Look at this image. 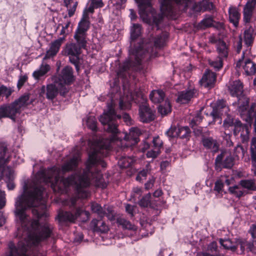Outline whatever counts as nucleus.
<instances>
[{
    "label": "nucleus",
    "instance_id": "f257e3e1",
    "mask_svg": "<svg viewBox=\"0 0 256 256\" xmlns=\"http://www.w3.org/2000/svg\"><path fill=\"white\" fill-rule=\"evenodd\" d=\"M111 140L104 138L95 141L92 145L86 164V169L79 170V154L73 156L62 166V168L53 167L37 172L34 180L30 184L23 186L22 194L18 196L15 202L14 214L16 219L26 231L28 240L20 242L16 246L12 242L8 243L4 256H27L26 252L29 247L36 246L52 235L53 226L44 220L48 216L43 200L44 191L42 183L51 182V187L55 192L64 193L70 186L74 185L78 197L87 198L89 193L85 188L90 184V178H94L93 168L98 165L106 167V163L102 157L107 155L110 147Z\"/></svg>",
    "mask_w": 256,
    "mask_h": 256
},
{
    "label": "nucleus",
    "instance_id": "f03ea898",
    "mask_svg": "<svg viewBox=\"0 0 256 256\" xmlns=\"http://www.w3.org/2000/svg\"><path fill=\"white\" fill-rule=\"evenodd\" d=\"M142 26L138 24H134L130 28V44L129 50V58L124 64L120 67L117 72L119 77L126 76V74L130 70H140V64L142 60H148L151 57L155 56L154 47L160 48L162 47L167 38L166 33L154 36L150 34L148 40H135L140 36L142 33Z\"/></svg>",
    "mask_w": 256,
    "mask_h": 256
},
{
    "label": "nucleus",
    "instance_id": "7ed1b4c3",
    "mask_svg": "<svg viewBox=\"0 0 256 256\" xmlns=\"http://www.w3.org/2000/svg\"><path fill=\"white\" fill-rule=\"evenodd\" d=\"M114 102L112 100L107 106V110L100 116L99 120L104 126L105 130L115 135L118 133L116 120L120 118V115H116L114 108Z\"/></svg>",
    "mask_w": 256,
    "mask_h": 256
},
{
    "label": "nucleus",
    "instance_id": "20e7f679",
    "mask_svg": "<svg viewBox=\"0 0 256 256\" xmlns=\"http://www.w3.org/2000/svg\"><path fill=\"white\" fill-rule=\"evenodd\" d=\"M151 0H136L138 4L139 14L143 21L148 24L152 22L158 30V26L162 20V16L160 14L158 16L156 14L154 10L151 6Z\"/></svg>",
    "mask_w": 256,
    "mask_h": 256
},
{
    "label": "nucleus",
    "instance_id": "39448f33",
    "mask_svg": "<svg viewBox=\"0 0 256 256\" xmlns=\"http://www.w3.org/2000/svg\"><path fill=\"white\" fill-rule=\"evenodd\" d=\"M6 144L0 142V180L4 178L7 184L8 189L12 190L14 188V184L13 182L14 174L10 168L5 166L6 163L8 162V158H6Z\"/></svg>",
    "mask_w": 256,
    "mask_h": 256
},
{
    "label": "nucleus",
    "instance_id": "423d86ee",
    "mask_svg": "<svg viewBox=\"0 0 256 256\" xmlns=\"http://www.w3.org/2000/svg\"><path fill=\"white\" fill-rule=\"evenodd\" d=\"M229 110L228 106L226 104V102L224 100H219L217 102L216 106L213 107L212 112L210 113V116L212 118V122L209 124L214 123L217 119H220V124L222 122L221 116L225 114L227 117L224 122V126L226 128H228L234 124L233 118L232 116L228 114Z\"/></svg>",
    "mask_w": 256,
    "mask_h": 256
},
{
    "label": "nucleus",
    "instance_id": "0eeeda50",
    "mask_svg": "<svg viewBox=\"0 0 256 256\" xmlns=\"http://www.w3.org/2000/svg\"><path fill=\"white\" fill-rule=\"evenodd\" d=\"M89 16L84 13L80 20L78 24L77 28L74 32V38L76 43L84 48L88 42V31L90 28Z\"/></svg>",
    "mask_w": 256,
    "mask_h": 256
},
{
    "label": "nucleus",
    "instance_id": "6e6552de",
    "mask_svg": "<svg viewBox=\"0 0 256 256\" xmlns=\"http://www.w3.org/2000/svg\"><path fill=\"white\" fill-rule=\"evenodd\" d=\"M72 69L70 66H65L62 70L60 74L54 78L56 84L58 82L60 86V94L61 96H64L68 92V88L66 86V84H69L73 80Z\"/></svg>",
    "mask_w": 256,
    "mask_h": 256
},
{
    "label": "nucleus",
    "instance_id": "1a4fd4ad",
    "mask_svg": "<svg viewBox=\"0 0 256 256\" xmlns=\"http://www.w3.org/2000/svg\"><path fill=\"white\" fill-rule=\"evenodd\" d=\"M192 0H160V10L164 15L171 16L175 12L174 4L180 6L179 8L181 10L185 11L188 6Z\"/></svg>",
    "mask_w": 256,
    "mask_h": 256
},
{
    "label": "nucleus",
    "instance_id": "9d476101",
    "mask_svg": "<svg viewBox=\"0 0 256 256\" xmlns=\"http://www.w3.org/2000/svg\"><path fill=\"white\" fill-rule=\"evenodd\" d=\"M82 48H85L77 43L72 42L66 44L64 50V54L69 56L70 61L75 66L77 71L79 70V56Z\"/></svg>",
    "mask_w": 256,
    "mask_h": 256
},
{
    "label": "nucleus",
    "instance_id": "9b49d317",
    "mask_svg": "<svg viewBox=\"0 0 256 256\" xmlns=\"http://www.w3.org/2000/svg\"><path fill=\"white\" fill-rule=\"evenodd\" d=\"M82 214L88 216L89 212L84 210L82 208H78L74 212L62 211L59 212L58 217L61 222H74L75 220Z\"/></svg>",
    "mask_w": 256,
    "mask_h": 256
},
{
    "label": "nucleus",
    "instance_id": "f8f14e48",
    "mask_svg": "<svg viewBox=\"0 0 256 256\" xmlns=\"http://www.w3.org/2000/svg\"><path fill=\"white\" fill-rule=\"evenodd\" d=\"M22 110L18 107L16 102H12L10 105L0 108V119L2 118H9L14 122L18 114H20Z\"/></svg>",
    "mask_w": 256,
    "mask_h": 256
},
{
    "label": "nucleus",
    "instance_id": "ddd939ff",
    "mask_svg": "<svg viewBox=\"0 0 256 256\" xmlns=\"http://www.w3.org/2000/svg\"><path fill=\"white\" fill-rule=\"evenodd\" d=\"M58 92H60V86H58V83L56 84L54 81V84H48L46 88L42 86L40 90V96H43L46 94L48 100H52L57 96Z\"/></svg>",
    "mask_w": 256,
    "mask_h": 256
},
{
    "label": "nucleus",
    "instance_id": "4468645a",
    "mask_svg": "<svg viewBox=\"0 0 256 256\" xmlns=\"http://www.w3.org/2000/svg\"><path fill=\"white\" fill-rule=\"evenodd\" d=\"M215 164L216 166L222 164L224 168H230L234 165V158L230 153L226 151L222 152L216 156Z\"/></svg>",
    "mask_w": 256,
    "mask_h": 256
},
{
    "label": "nucleus",
    "instance_id": "2eb2a0df",
    "mask_svg": "<svg viewBox=\"0 0 256 256\" xmlns=\"http://www.w3.org/2000/svg\"><path fill=\"white\" fill-rule=\"evenodd\" d=\"M139 118L143 122H148L154 119V112L146 104L140 106L139 107Z\"/></svg>",
    "mask_w": 256,
    "mask_h": 256
},
{
    "label": "nucleus",
    "instance_id": "dca6fc26",
    "mask_svg": "<svg viewBox=\"0 0 256 256\" xmlns=\"http://www.w3.org/2000/svg\"><path fill=\"white\" fill-rule=\"evenodd\" d=\"M216 80V74L215 73L210 70H206L200 80V83L204 88H211L214 86Z\"/></svg>",
    "mask_w": 256,
    "mask_h": 256
},
{
    "label": "nucleus",
    "instance_id": "f3484780",
    "mask_svg": "<svg viewBox=\"0 0 256 256\" xmlns=\"http://www.w3.org/2000/svg\"><path fill=\"white\" fill-rule=\"evenodd\" d=\"M65 40L64 36L60 38L50 44V49L46 52V57L50 58L55 56L59 51L62 44Z\"/></svg>",
    "mask_w": 256,
    "mask_h": 256
},
{
    "label": "nucleus",
    "instance_id": "a211bd4d",
    "mask_svg": "<svg viewBox=\"0 0 256 256\" xmlns=\"http://www.w3.org/2000/svg\"><path fill=\"white\" fill-rule=\"evenodd\" d=\"M238 108L236 110L240 114V115H247L248 116V108L249 103V98L245 95H242L238 98Z\"/></svg>",
    "mask_w": 256,
    "mask_h": 256
},
{
    "label": "nucleus",
    "instance_id": "6ab92c4d",
    "mask_svg": "<svg viewBox=\"0 0 256 256\" xmlns=\"http://www.w3.org/2000/svg\"><path fill=\"white\" fill-rule=\"evenodd\" d=\"M256 4V0H250L245 6L244 9V20L246 23L250 22Z\"/></svg>",
    "mask_w": 256,
    "mask_h": 256
},
{
    "label": "nucleus",
    "instance_id": "aec40b11",
    "mask_svg": "<svg viewBox=\"0 0 256 256\" xmlns=\"http://www.w3.org/2000/svg\"><path fill=\"white\" fill-rule=\"evenodd\" d=\"M204 146L213 152H216L219 149V144L217 140L211 137L204 138L202 140Z\"/></svg>",
    "mask_w": 256,
    "mask_h": 256
},
{
    "label": "nucleus",
    "instance_id": "412c9836",
    "mask_svg": "<svg viewBox=\"0 0 256 256\" xmlns=\"http://www.w3.org/2000/svg\"><path fill=\"white\" fill-rule=\"evenodd\" d=\"M229 90L232 96H236L238 98L244 95L243 94V85L240 80H236L229 86Z\"/></svg>",
    "mask_w": 256,
    "mask_h": 256
},
{
    "label": "nucleus",
    "instance_id": "4be33fe9",
    "mask_svg": "<svg viewBox=\"0 0 256 256\" xmlns=\"http://www.w3.org/2000/svg\"><path fill=\"white\" fill-rule=\"evenodd\" d=\"M196 94L195 90H184L178 93L176 101L182 104H186Z\"/></svg>",
    "mask_w": 256,
    "mask_h": 256
},
{
    "label": "nucleus",
    "instance_id": "5701e85b",
    "mask_svg": "<svg viewBox=\"0 0 256 256\" xmlns=\"http://www.w3.org/2000/svg\"><path fill=\"white\" fill-rule=\"evenodd\" d=\"M141 134V130L138 128L132 127L130 130L129 134L125 135L124 139L130 142L131 144H134L138 142V137Z\"/></svg>",
    "mask_w": 256,
    "mask_h": 256
},
{
    "label": "nucleus",
    "instance_id": "b1692460",
    "mask_svg": "<svg viewBox=\"0 0 256 256\" xmlns=\"http://www.w3.org/2000/svg\"><path fill=\"white\" fill-rule=\"evenodd\" d=\"M90 226L94 231L96 232L105 233L108 230V226L101 220H92L90 222Z\"/></svg>",
    "mask_w": 256,
    "mask_h": 256
},
{
    "label": "nucleus",
    "instance_id": "393cba45",
    "mask_svg": "<svg viewBox=\"0 0 256 256\" xmlns=\"http://www.w3.org/2000/svg\"><path fill=\"white\" fill-rule=\"evenodd\" d=\"M30 94L28 93H26L14 102H16L18 107L22 110L28 105L32 104L34 101L33 98H30Z\"/></svg>",
    "mask_w": 256,
    "mask_h": 256
},
{
    "label": "nucleus",
    "instance_id": "a878e982",
    "mask_svg": "<svg viewBox=\"0 0 256 256\" xmlns=\"http://www.w3.org/2000/svg\"><path fill=\"white\" fill-rule=\"evenodd\" d=\"M165 94L161 90H154L151 92L150 98L152 102L155 104L160 103L164 99Z\"/></svg>",
    "mask_w": 256,
    "mask_h": 256
},
{
    "label": "nucleus",
    "instance_id": "bb28decb",
    "mask_svg": "<svg viewBox=\"0 0 256 256\" xmlns=\"http://www.w3.org/2000/svg\"><path fill=\"white\" fill-rule=\"evenodd\" d=\"M229 18L230 22L236 27L238 24V21L240 18V14L236 8L230 7L229 8Z\"/></svg>",
    "mask_w": 256,
    "mask_h": 256
},
{
    "label": "nucleus",
    "instance_id": "cd10ccee",
    "mask_svg": "<svg viewBox=\"0 0 256 256\" xmlns=\"http://www.w3.org/2000/svg\"><path fill=\"white\" fill-rule=\"evenodd\" d=\"M217 51L219 54V57L226 58L228 56V48L226 44L222 40H220L216 45Z\"/></svg>",
    "mask_w": 256,
    "mask_h": 256
},
{
    "label": "nucleus",
    "instance_id": "c85d7f7f",
    "mask_svg": "<svg viewBox=\"0 0 256 256\" xmlns=\"http://www.w3.org/2000/svg\"><path fill=\"white\" fill-rule=\"evenodd\" d=\"M220 243L225 249L230 250L232 252H235L236 250L235 241L232 242L230 239L220 238Z\"/></svg>",
    "mask_w": 256,
    "mask_h": 256
},
{
    "label": "nucleus",
    "instance_id": "c756f323",
    "mask_svg": "<svg viewBox=\"0 0 256 256\" xmlns=\"http://www.w3.org/2000/svg\"><path fill=\"white\" fill-rule=\"evenodd\" d=\"M242 187L250 191L256 190V185L254 180H244L240 182Z\"/></svg>",
    "mask_w": 256,
    "mask_h": 256
},
{
    "label": "nucleus",
    "instance_id": "7c9ffc66",
    "mask_svg": "<svg viewBox=\"0 0 256 256\" xmlns=\"http://www.w3.org/2000/svg\"><path fill=\"white\" fill-rule=\"evenodd\" d=\"M117 223L124 229L128 230H135L136 229L134 224L124 218L120 217L117 218Z\"/></svg>",
    "mask_w": 256,
    "mask_h": 256
},
{
    "label": "nucleus",
    "instance_id": "2f4dec72",
    "mask_svg": "<svg viewBox=\"0 0 256 256\" xmlns=\"http://www.w3.org/2000/svg\"><path fill=\"white\" fill-rule=\"evenodd\" d=\"M254 30L252 26H250L248 29L246 30L244 32V42L245 44L247 46H251L253 42L254 36H252V32Z\"/></svg>",
    "mask_w": 256,
    "mask_h": 256
},
{
    "label": "nucleus",
    "instance_id": "473e14b6",
    "mask_svg": "<svg viewBox=\"0 0 256 256\" xmlns=\"http://www.w3.org/2000/svg\"><path fill=\"white\" fill-rule=\"evenodd\" d=\"M244 69L247 75L254 74L256 70L254 64L250 60H247L245 61Z\"/></svg>",
    "mask_w": 256,
    "mask_h": 256
},
{
    "label": "nucleus",
    "instance_id": "72a5a7b5",
    "mask_svg": "<svg viewBox=\"0 0 256 256\" xmlns=\"http://www.w3.org/2000/svg\"><path fill=\"white\" fill-rule=\"evenodd\" d=\"M214 20L210 16H206L198 24V28L205 29L207 28L212 26Z\"/></svg>",
    "mask_w": 256,
    "mask_h": 256
},
{
    "label": "nucleus",
    "instance_id": "f704fd0d",
    "mask_svg": "<svg viewBox=\"0 0 256 256\" xmlns=\"http://www.w3.org/2000/svg\"><path fill=\"white\" fill-rule=\"evenodd\" d=\"M50 67L48 64H42L38 70L34 72L33 76L34 78L38 79L44 76L50 70Z\"/></svg>",
    "mask_w": 256,
    "mask_h": 256
},
{
    "label": "nucleus",
    "instance_id": "c9c22d12",
    "mask_svg": "<svg viewBox=\"0 0 256 256\" xmlns=\"http://www.w3.org/2000/svg\"><path fill=\"white\" fill-rule=\"evenodd\" d=\"M158 112L162 115H166L171 112V106L170 102L166 99L164 104H160L158 108Z\"/></svg>",
    "mask_w": 256,
    "mask_h": 256
},
{
    "label": "nucleus",
    "instance_id": "e433bc0d",
    "mask_svg": "<svg viewBox=\"0 0 256 256\" xmlns=\"http://www.w3.org/2000/svg\"><path fill=\"white\" fill-rule=\"evenodd\" d=\"M234 133L235 136L246 131L248 128L246 126L243 125L240 120H236L234 123Z\"/></svg>",
    "mask_w": 256,
    "mask_h": 256
},
{
    "label": "nucleus",
    "instance_id": "4c0bfd02",
    "mask_svg": "<svg viewBox=\"0 0 256 256\" xmlns=\"http://www.w3.org/2000/svg\"><path fill=\"white\" fill-rule=\"evenodd\" d=\"M134 160L133 157L128 156L120 159L119 161V163L120 166L122 168H128L132 166Z\"/></svg>",
    "mask_w": 256,
    "mask_h": 256
},
{
    "label": "nucleus",
    "instance_id": "58836bf2",
    "mask_svg": "<svg viewBox=\"0 0 256 256\" xmlns=\"http://www.w3.org/2000/svg\"><path fill=\"white\" fill-rule=\"evenodd\" d=\"M190 130L188 126L180 127L178 128V137L186 138L190 134Z\"/></svg>",
    "mask_w": 256,
    "mask_h": 256
},
{
    "label": "nucleus",
    "instance_id": "ea45409f",
    "mask_svg": "<svg viewBox=\"0 0 256 256\" xmlns=\"http://www.w3.org/2000/svg\"><path fill=\"white\" fill-rule=\"evenodd\" d=\"M134 99L133 96H131L130 98L125 100L124 97L121 98L119 102V108L121 110L129 109L130 108V101Z\"/></svg>",
    "mask_w": 256,
    "mask_h": 256
},
{
    "label": "nucleus",
    "instance_id": "a19ab883",
    "mask_svg": "<svg viewBox=\"0 0 256 256\" xmlns=\"http://www.w3.org/2000/svg\"><path fill=\"white\" fill-rule=\"evenodd\" d=\"M228 191L231 194L234 195L238 198H240L244 194V192L241 190L240 187L238 185L229 187Z\"/></svg>",
    "mask_w": 256,
    "mask_h": 256
},
{
    "label": "nucleus",
    "instance_id": "79ce46f5",
    "mask_svg": "<svg viewBox=\"0 0 256 256\" xmlns=\"http://www.w3.org/2000/svg\"><path fill=\"white\" fill-rule=\"evenodd\" d=\"M91 209L94 212L96 213L100 217L103 218L104 216L103 208L98 204L92 203Z\"/></svg>",
    "mask_w": 256,
    "mask_h": 256
},
{
    "label": "nucleus",
    "instance_id": "37998d69",
    "mask_svg": "<svg viewBox=\"0 0 256 256\" xmlns=\"http://www.w3.org/2000/svg\"><path fill=\"white\" fill-rule=\"evenodd\" d=\"M86 124L88 127L92 131H96V121L94 116H90L86 120Z\"/></svg>",
    "mask_w": 256,
    "mask_h": 256
},
{
    "label": "nucleus",
    "instance_id": "c03bdc74",
    "mask_svg": "<svg viewBox=\"0 0 256 256\" xmlns=\"http://www.w3.org/2000/svg\"><path fill=\"white\" fill-rule=\"evenodd\" d=\"M151 198V194H148L140 200L138 204L142 207H147L150 205V201Z\"/></svg>",
    "mask_w": 256,
    "mask_h": 256
},
{
    "label": "nucleus",
    "instance_id": "a18cd8bd",
    "mask_svg": "<svg viewBox=\"0 0 256 256\" xmlns=\"http://www.w3.org/2000/svg\"><path fill=\"white\" fill-rule=\"evenodd\" d=\"M209 64L213 67L216 70H219L222 66V58L218 57V60H208Z\"/></svg>",
    "mask_w": 256,
    "mask_h": 256
},
{
    "label": "nucleus",
    "instance_id": "49530a36",
    "mask_svg": "<svg viewBox=\"0 0 256 256\" xmlns=\"http://www.w3.org/2000/svg\"><path fill=\"white\" fill-rule=\"evenodd\" d=\"M246 240L244 239H236L235 240V244L236 246V248L240 246L241 254H243L245 250V247L246 246Z\"/></svg>",
    "mask_w": 256,
    "mask_h": 256
},
{
    "label": "nucleus",
    "instance_id": "de8ad7c7",
    "mask_svg": "<svg viewBox=\"0 0 256 256\" xmlns=\"http://www.w3.org/2000/svg\"><path fill=\"white\" fill-rule=\"evenodd\" d=\"M150 169L149 168V166L147 165L146 169L143 170L138 173L136 177V180L138 181H140L142 180L143 178H145L146 176L150 172Z\"/></svg>",
    "mask_w": 256,
    "mask_h": 256
},
{
    "label": "nucleus",
    "instance_id": "09e8293b",
    "mask_svg": "<svg viewBox=\"0 0 256 256\" xmlns=\"http://www.w3.org/2000/svg\"><path fill=\"white\" fill-rule=\"evenodd\" d=\"M166 134L170 138L178 137V128L176 126H171L166 131Z\"/></svg>",
    "mask_w": 256,
    "mask_h": 256
},
{
    "label": "nucleus",
    "instance_id": "8fccbe9b",
    "mask_svg": "<svg viewBox=\"0 0 256 256\" xmlns=\"http://www.w3.org/2000/svg\"><path fill=\"white\" fill-rule=\"evenodd\" d=\"M245 150L244 148L240 144H238L234 150V153L236 156L244 157L245 154Z\"/></svg>",
    "mask_w": 256,
    "mask_h": 256
},
{
    "label": "nucleus",
    "instance_id": "3c124183",
    "mask_svg": "<svg viewBox=\"0 0 256 256\" xmlns=\"http://www.w3.org/2000/svg\"><path fill=\"white\" fill-rule=\"evenodd\" d=\"M250 151L251 158H256V138L252 140Z\"/></svg>",
    "mask_w": 256,
    "mask_h": 256
},
{
    "label": "nucleus",
    "instance_id": "603ef678",
    "mask_svg": "<svg viewBox=\"0 0 256 256\" xmlns=\"http://www.w3.org/2000/svg\"><path fill=\"white\" fill-rule=\"evenodd\" d=\"M152 144L154 149L160 150V148L162 145V142L158 136H156L153 138Z\"/></svg>",
    "mask_w": 256,
    "mask_h": 256
},
{
    "label": "nucleus",
    "instance_id": "864d4df0",
    "mask_svg": "<svg viewBox=\"0 0 256 256\" xmlns=\"http://www.w3.org/2000/svg\"><path fill=\"white\" fill-rule=\"evenodd\" d=\"M104 216H106L110 220H114V212L112 207L108 206L106 208H104Z\"/></svg>",
    "mask_w": 256,
    "mask_h": 256
},
{
    "label": "nucleus",
    "instance_id": "5fc2aeb1",
    "mask_svg": "<svg viewBox=\"0 0 256 256\" xmlns=\"http://www.w3.org/2000/svg\"><path fill=\"white\" fill-rule=\"evenodd\" d=\"M78 2H74L72 6L70 5L67 8L68 11V15L69 17H72L74 14L76 8L78 6Z\"/></svg>",
    "mask_w": 256,
    "mask_h": 256
},
{
    "label": "nucleus",
    "instance_id": "6e6d98bb",
    "mask_svg": "<svg viewBox=\"0 0 256 256\" xmlns=\"http://www.w3.org/2000/svg\"><path fill=\"white\" fill-rule=\"evenodd\" d=\"M12 93V91L10 89L8 88L6 86L3 85L0 86V95L4 94L6 98H8L11 95Z\"/></svg>",
    "mask_w": 256,
    "mask_h": 256
},
{
    "label": "nucleus",
    "instance_id": "4d7b16f0",
    "mask_svg": "<svg viewBox=\"0 0 256 256\" xmlns=\"http://www.w3.org/2000/svg\"><path fill=\"white\" fill-rule=\"evenodd\" d=\"M160 154V150H156L154 148V150H152L147 152L146 156L148 158H156Z\"/></svg>",
    "mask_w": 256,
    "mask_h": 256
},
{
    "label": "nucleus",
    "instance_id": "13d9d810",
    "mask_svg": "<svg viewBox=\"0 0 256 256\" xmlns=\"http://www.w3.org/2000/svg\"><path fill=\"white\" fill-rule=\"evenodd\" d=\"M202 4L204 11L210 10L214 8V5L211 2L208 1H203L202 2Z\"/></svg>",
    "mask_w": 256,
    "mask_h": 256
},
{
    "label": "nucleus",
    "instance_id": "bf43d9fd",
    "mask_svg": "<svg viewBox=\"0 0 256 256\" xmlns=\"http://www.w3.org/2000/svg\"><path fill=\"white\" fill-rule=\"evenodd\" d=\"M224 186L223 182L221 180H218L215 182L214 187V190L217 192L218 193L222 192Z\"/></svg>",
    "mask_w": 256,
    "mask_h": 256
},
{
    "label": "nucleus",
    "instance_id": "052dcab7",
    "mask_svg": "<svg viewBox=\"0 0 256 256\" xmlns=\"http://www.w3.org/2000/svg\"><path fill=\"white\" fill-rule=\"evenodd\" d=\"M6 194L4 192L0 191V209L2 208L6 205Z\"/></svg>",
    "mask_w": 256,
    "mask_h": 256
},
{
    "label": "nucleus",
    "instance_id": "680f3d73",
    "mask_svg": "<svg viewBox=\"0 0 256 256\" xmlns=\"http://www.w3.org/2000/svg\"><path fill=\"white\" fill-rule=\"evenodd\" d=\"M28 80V77L26 76H20L17 86L18 89H20L26 82Z\"/></svg>",
    "mask_w": 256,
    "mask_h": 256
},
{
    "label": "nucleus",
    "instance_id": "e2e57ef3",
    "mask_svg": "<svg viewBox=\"0 0 256 256\" xmlns=\"http://www.w3.org/2000/svg\"><path fill=\"white\" fill-rule=\"evenodd\" d=\"M208 250L212 252H216L218 251V246L216 242H211L208 246Z\"/></svg>",
    "mask_w": 256,
    "mask_h": 256
},
{
    "label": "nucleus",
    "instance_id": "0e129e2a",
    "mask_svg": "<svg viewBox=\"0 0 256 256\" xmlns=\"http://www.w3.org/2000/svg\"><path fill=\"white\" fill-rule=\"evenodd\" d=\"M127 0H110L109 2L113 5L118 7L122 6L126 2Z\"/></svg>",
    "mask_w": 256,
    "mask_h": 256
},
{
    "label": "nucleus",
    "instance_id": "69168bd1",
    "mask_svg": "<svg viewBox=\"0 0 256 256\" xmlns=\"http://www.w3.org/2000/svg\"><path fill=\"white\" fill-rule=\"evenodd\" d=\"M248 134L249 132L248 128L246 131L242 132V133H240V136L242 138V142H247L248 141L249 139Z\"/></svg>",
    "mask_w": 256,
    "mask_h": 256
},
{
    "label": "nucleus",
    "instance_id": "338daca9",
    "mask_svg": "<svg viewBox=\"0 0 256 256\" xmlns=\"http://www.w3.org/2000/svg\"><path fill=\"white\" fill-rule=\"evenodd\" d=\"M192 10L196 12H200L203 10L202 2L196 3L192 5Z\"/></svg>",
    "mask_w": 256,
    "mask_h": 256
},
{
    "label": "nucleus",
    "instance_id": "774afa93",
    "mask_svg": "<svg viewBox=\"0 0 256 256\" xmlns=\"http://www.w3.org/2000/svg\"><path fill=\"white\" fill-rule=\"evenodd\" d=\"M250 232L253 238H256V224H252L250 229Z\"/></svg>",
    "mask_w": 256,
    "mask_h": 256
}]
</instances>
